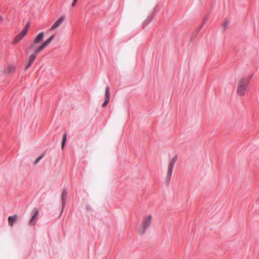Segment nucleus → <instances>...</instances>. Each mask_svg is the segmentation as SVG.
<instances>
[{
    "label": "nucleus",
    "instance_id": "obj_1",
    "mask_svg": "<svg viewBox=\"0 0 259 259\" xmlns=\"http://www.w3.org/2000/svg\"><path fill=\"white\" fill-rule=\"evenodd\" d=\"M253 77V74L239 78L237 83L236 93L238 96L242 97L248 91V84Z\"/></svg>",
    "mask_w": 259,
    "mask_h": 259
},
{
    "label": "nucleus",
    "instance_id": "obj_2",
    "mask_svg": "<svg viewBox=\"0 0 259 259\" xmlns=\"http://www.w3.org/2000/svg\"><path fill=\"white\" fill-rule=\"evenodd\" d=\"M44 35V32H40L35 36L33 42L28 48L29 50H32L34 51L33 53V54L37 55L39 52L45 48V47H42V43L41 45H39V44H40L43 40Z\"/></svg>",
    "mask_w": 259,
    "mask_h": 259
},
{
    "label": "nucleus",
    "instance_id": "obj_3",
    "mask_svg": "<svg viewBox=\"0 0 259 259\" xmlns=\"http://www.w3.org/2000/svg\"><path fill=\"white\" fill-rule=\"evenodd\" d=\"M152 221L151 215H146L144 217L141 224L138 229V233L140 235H143L146 230L150 227Z\"/></svg>",
    "mask_w": 259,
    "mask_h": 259
},
{
    "label": "nucleus",
    "instance_id": "obj_4",
    "mask_svg": "<svg viewBox=\"0 0 259 259\" xmlns=\"http://www.w3.org/2000/svg\"><path fill=\"white\" fill-rule=\"evenodd\" d=\"M178 159V156L175 155L169 161L167 166V173L165 178V182L166 184H168L171 179V177L172 174L173 168L175 165V163Z\"/></svg>",
    "mask_w": 259,
    "mask_h": 259
},
{
    "label": "nucleus",
    "instance_id": "obj_5",
    "mask_svg": "<svg viewBox=\"0 0 259 259\" xmlns=\"http://www.w3.org/2000/svg\"><path fill=\"white\" fill-rule=\"evenodd\" d=\"M29 27V24H27L22 30L16 36L14 40V43H17L21 40L27 34Z\"/></svg>",
    "mask_w": 259,
    "mask_h": 259
},
{
    "label": "nucleus",
    "instance_id": "obj_6",
    "mask_svg": "<svg viewBox=\"0 0 259 259\" xmlns=\"http://www.w3.org/2000/svg\"><path fill=\"white\" fill-rule=\"evenodd\" d=\"M32 216L29 221V225L33 226L36 224L38 216V211L37 208H34L32 210Z\"/></svg>",
    "mask_w": 259,
    "mask_h": 259
},
{
    "label": "nucleus",
    "instance_id": "obj_7",
    "mask_svg": "<svg viewBox=\"0 0 259 259\" xmlns=\"http://www.w3.org/2000/svg\"><path fill=\"white\" fill-rule=\"evenodd\" d=\"M37 55L32 53L27 58L26 60L25 69H28L32 65L33 61L35 59Z\"/></svg>",
    "mask_w": 259,
    "mask_h": 259
},
{
    "label": "nucleus",
    "instance_id": "obj_8",
    "mask_svg": "<svg viewBox=\"0 0 259 259\" xmlns=\"http://www.w3.org/2000/svg\"><path fill=\"white\" fill-rule=\"evenodd\" d=\"M65 19V16L64 15L60 17L52 26L50 28L51 31L57 29L58 27H59L63 22Z\"/></svg>",
    "mask_w": 259,
    "mask_h": 259
},
{
    "label": "nucleus",
    "instance_id": "obj_9",
    "mask_svg": "<svg viewBox=\"0 0 259 259\" xmlns=\"http://www.w3.org/2000/svg\"><path fill=\"white\" fill-rule=\"evenodd\" d=\"M110 98V94L109 87L107 86L105 90V99L104 102L102 104V107H105L109 102Z\"/></svg>",
    "mask_w": 259,
    "mask_h": 259
},
{
    "label": "nucleus",
    "instance_id": "obj_10",
    "mask_svg": "<svg viewBox=\"0 0 259 259\" xmlns=\"http://www.w3.org/2000/svg\"><path fill=\"white\" fill-rule=\"evenodd\" d=\"M110 98V94L109 87L107 86L105 90V99L104 102L102 104V107H105L109 102Z\"/></svg>",
    "mask_w": 259,
    "mask_h": 259
},
{
    "label": "nucleus",
    "instance_id": "obj_11",
    "mask_svg": "<svg viewBox=\"0 0 259 259\" xmlns=\"http://www.w3.org/2000/svg\"><path fill=\"white\" fill-rule=\"evenodd\" d=\"M67 196V192L66 190H63L62 193L61 199L62 201V210L65 207Z\"/></svg>",
    "mask_w": 259,
    "mask_h": 259
},
{
    "label": "nucleus",
    "instance_id": "obj_12",
    "mask_svg": "<svg viewBox=\"0 0 259 259\" xmlns=\"http://www.w3.org/2000/svg\"><path fill=\"white\" fill-rule=\"evenodd\" d=\"M17 218L18 217L16 214L12 216H9L8 219L9 225L12 227L13 226L14 223H15L16 221H17Z\"/></svg>",
    "mask_w": 259,
    "mask_h": 259
},
{
    "label": "nucleus",
    "instance_id": "obj_13",
    "mask_svg": "<svg viewBox=\"0 0 259 259\" xmlns=\"http://www.w3.org/2000/svg\"><path fill=\"white\" fill-rule=\"evenodd\" d=\"M55 35H52L46 41L42 42V47L46 48L54 38Z\"/></svg>",
    "mask_w": 259,
    "mask_h": 259
},
{
    "label": "nucleus",
    "instance_id": "obj_14",
    "mask_svg": "<svg viewBox=\"0 0 259 259\" xmlns=\"http://www.w3.org/2000/svg\"><path fill=\"white\" fill-rule=\"evenodd\" d=\"M55 35H52L46 41L42 42V47L46 48L54 38Z\"/></svg>",
    "mask_w": 259,
    "mask_h": 259
},
{
    "label": "nucleus",
    "instance_id": "obj_15",
    "mask_svg": "<svg viewBox=\"0 0 259 259\" xmlns=\"http://www.w3.org/2000/svg\"><path fill=\"white\" fill-rule=\"evenodd\" d=\"M55 35H52L46 41L42 42V47L46 48L54 38Z\"/></svg>",
    "mask_w": 259,
    "mask_h": 259
},
{
    "label": "nucleus",
    "instance_id": "obj_16",
    "mask_svg": "<svg viewBox=\"0 0 259 259\" xmlns=\"http://www.w3.org/2000/svg\"><path fill=\"white\" fill-rule=\"evenodd\" d=\"M67 137L66 135H64L63 137L62 142V149L64 148V145L65 144V142L66 141Z\"/></svg>",
    "mask_w": 259,
    "mask_h": 259
},
{
    "label": "nucleus",
    "instance_id": "obj_17",
    "mask_svg": "<svg viewBox=\"0 0 259 259\" xmlns=\"http://www.w3.org/2000/svg\"><path fill=\"white\" fill-rule=\"evenodd\" d=\"M44 156V154L39 156L34 162V164H36L39 160H40Z\"/></svg>",
    "mask_w": 259,
    "mask_h": 259
},
{
    "label": "nucleus",
    "instance_id": "obj_18",
    "mask_svg": "<svg viewBox=\"0 0 259 259\" xmlns=\"http://www.w3.org/2000/svg\"><path fill=\"white\" fill-rule=\"evenodd\" d=\"M8 68L9 69V72H11V71L14 70L15 67L12 65H10L9 66Z\"/></svg>",
    "mask_w": 259,
    "mask_h": 259
},
{
    "label": "nucleus",
    "instance_id": "obj_19",
    "mask_svg": "<svg viewBox=\"0 0 259 259\" xmlns=\"http://www.w3.org/2000/svg\"><path fill=\"white\" fill-rule=\"evenodd\" d=\"M77 2V0H73L72 4V6L74 7L75 6V5L76 4Z\"/></svg>",
    "mask_w": 259,
    "mask_h": 259
},
{
    "label": "nucleus",
    "instance_id": "obj_20",
    "mask_svg": "<svg viewBox=\"0 0 259 259\" xmlns=\"http://www.w3.org/2000/svg\"><path fill=\"white\" fill-rule=\"evenodd\" d=\"M77 2V0H73L72 4V6L74 7L75 6V5L76 4Z\"/></svg>",
    "mask_w": 259,
    "mask_h": 259
},
{
    "label": "nucleus",
    "instance_id": "obj_21",
    "mask_svg": "<svg viewBox=\"0 0 259 259\" xmlns=\"http://www.w3.org/2000/svg\"><path fill=\"white\" fill-rule=\"evenodd\" d=\"M0 21H3V18L0 16Z\"/></svg>",
    "mask_w": 259,
    "mask_h": 259
}]
</instances>
